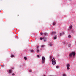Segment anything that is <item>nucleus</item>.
I'll list each match as a JSON object with an SVG mask.
<instances>
[{
  "mask_svg": "<svg viewBox=\"0 0 76 76\" xmlns=\"http://www.w3.org/2000/svg\"><path fill=\"white\" fill-rule=\"evenodd\" d=\"M73 56H75V52H73L69 54V57H72Z\"/></svg>",
  "mask_w": 76,
  "mask_h": 76,
  "instance_id": "nucleus-2",
  "label": "nucleus"
},
{
  "mask_svg": "<svg viewBox=\"0 0 76 76\" xmlns=\"http://www.w3.org/2000/svg\"><path fill=\"white\" fill-rule=\"evenodd\" d=\"M9 73H11L12 72V71L10 70H9Z\"/></svg>",
  "mask_w": 76,
  "mask_h": 76,
  "instance_id": "nucleus-14",
  "label": "nucleus"
},
{
  "mask_svg": "<svg viewBox=\"0 0 76 76\" xmlns=\"http://www.w3.org/2000/svg\"><path fill=\"white\" fill-rule=\"evenodd\" d=\"M15 57V56H14L13 55H11V57Z\"/></svg>",
  "mask_w": 76,
  "mask_h": 76,
  "instance_id": "nucleus-11",
  "label": "nucleus"
},
{
  "mask_svg": "<svg viewBox=\"0 0 76 76\" xmlns=\"http://www.w3.org/2000/svg\"><path fill=\"white\" fill-rule=\"evenodd\" d=\"M71 45V44H69V45H68L69 47H70Z\"/></svg>",
  "mask_w": 76,
  "mask_h": 76,
  "instance_id": "nucleus-17",
  "label": "nucleus"
},
{
  "mask_svg": "<svg viewBox=\"0 0 76 76\" xmlns=\"http://www.w3.org/2000/svg\"><path fill=\"white\" fill-rule=\"evenodd\" d=\"M39 50H37V53H39Z\"/></svg>",
  "mask_w": 76,
  "mask_h": 76,
  "instance_id": "nucleus-16",
  "label": "nucleus"
},
{
  "mask_svg": "<svg viewBox=\"0 0 76 76\" xmlns=\"http://www.w3.org/2000/svg\"><path fill=\"white\" fill-rule=\"evenodd\" d=\"M2 67H4V65H2Z\"/></svg>",
  "mask_w": 76,
  "mask_h": 76,
  "instance_id": "nucleus-30",
  "label": "nucleus"
},
{
  "mask_svg": "<svg viewBox=\"0 0 76 76\" xmlns=\"http://www.w3.org/2000/svg\"><path fill=\"white\" fill-rule=\"evenodd\" d=\"M52 58V56H50V58L51 59Z\"/></svg>",
  "mask_w": 76,
  "mask_h": 76,
  "instance_id": "nucleus-21",
  "label": "nucleus"
},
{
  "mask_svg": "<svg viewBox=\"0 0 76 76\" xmlns=\"http://www.w3.org/2000/svg\"><path fill=\"white\" fill-rule=\"evenodd\" d=\"M55 24H56V23H55V22H54V23H53V25H55Z\"/></svg>",
  "mask_w": 76,
  "mask_h": 76,
  "instance_id": "nucleus-18",
  "label": "nucleus"
},
{
  "mask_svg": "<svg viewBox=\"0 0 76 76\" xmlns=\"http://www.w3.org/2000/svg\"><path fill=\"white\" fill-rule=\"evenodd\" d=\"M52 45H53V44L51 43H50L49 44V46H52Z\"/></svg>",
  "mask_w": 76,
  "mask_h": 76,
  "instance_id": "nucleus-7",
  "label": "nucleus"
},
{
  "mask_svg": "<svg viewBox=\"0 0 76 76\" xmlns=\"http://www.w3.org/2000/svg\"><path fill=\"white\" fill-rule=\"evenodd\" d=\"M57 36H55V37L53 38V39H54V40H55L56 39H57Z\"/></svg>",
  "mask_w": 76,
  "mask_h": 76,
  "instance_id": "nucleus-6",
  "label": "nucleus"
},
{
  "mask_svg": "<svg viewBox=\"0 0 76 76\" xmlns=\"http://www.w3.org/2000/svg\"><path fill=\"white\" fill-rule=\"evenodd\" d=\"M29 72H32V70H29Z\"/></svg>",
  "mask_w": 76,
  "mask_h": 76,
  "instance_id": "nucleus-23",
  "label": "nucleus"
},
{
  "mask_svg": "<svg viewBox=\"0 0 76 76\" xmlns=\"http://www.w3.org/2000/svg\"><path fill=\"white\" fill-rule=\"evenodd\" d=\"M19 16V15H18V16Z\"/></svg>",
  "mask_w": 76,
  "mask_h": 76,
  "instance_id": "nucleus-32",
  "label": "nucleus"
},
{
  "mask_svg": "<svg viewBox=\"0 0 76 76\" xmlns=\"http://www.w3.org/2000/svg\"><path fill=\"white\" fill-rule=\"evenodd\" d=\"M42 47H44V45H42L41 46Z\"/></svg>",
  "mask_w": 76,
  "mask_h": 76,
  "instance_id": "nucleus-22",
  "label": "nucleus"
},
{
  "mask_svg": "<svg viewBox=\"0 0 76 76\" xmlns=\"http://www.w3.org/2000/svg\"><path fill=\"white\" fill-rule=\"evenodd\" d=\"M72 27H73V26L72 25H71L69 26V28H70V29H71V28H72Z\"/></svg>",
  "mask_w": 76,
  "mask_h": 76,
  "instance_id": "nucleus-9",
  "label": "nucleus"
},
{
  "mask_svg": "<svg viewBox=\"0 0 76 76\" xmlns=\"http://www.w3.org/2000/svg\"><path fill=\"white\" fill-rule=\"evenodd\" d=\"M44 76H45V75H44Z\"/></svg>",
  "mask_w": 76,
  "mask_h": 76,
  "instance_id": "nucleus-33",
  "label": "nucleus"
},
{
  "mask_svg": "<svg viewBox=\"0 0 76 76\" xmlns=\"http://www.w3.org/2000/svg\"><path fill=\"white\" fill-rule=\"evenodd\" d=\"M66 66L67 67V69L68 70H70V64H67Z\"/></svg>",
  "mask_w": 76,
  "mask_h": 76,
  "instance_id": "nucleus-4",
  "label": "nucleus"
},
{
  "mask_svg": "<svg viewBox=\"0 0 76 76\" xmlns=\"http://www.w3.org/2000/svg\"><path fill=\"white\" fill-rule=\"evenodd\" d=\"M44 35H47V33H45L44 34Z\"/></svg>",
  "mask_w": 76,
  "mask_h": 76,
  "instance_id": "nucleus-10",
  "label": "nucleus"
},
{
  "mask_svg": "<svg viewBox=\"0 0 76 76\" xmlns=\"http://www.w3.org/2000/svg\"><path fill=\"white\" fill-rule=\"evenodd\" d=\"M69 30H70V29H69Z\"/></svg>",
  "mask_w": 76,
  "mask_h": 76,
  "instance_id": "nucleus-31",
  "label": "nucleus"
},
{
  "mask_svg": "<svg viewBox=\"0 0 76 76\" xmlns=\"http://www.w3.org/2000/svg\"><path fill=\"white\" fill-rule=\"evenodd\" d=\"M24 59L25 60H27V58L26 57H24Z\"/></svg>",
  "mask_w": 76,
  "mask_h": 76,
  "instance_id": "nucleus-8",
  "label": "nucleus"
},
{
  "mask_svg": "<svg viewBox=\"0 0 76 76\" xmlns=\"http://www.w3.org/2000/svg\"><path fill=\"white\" fill-rule=\"evenodd\" d=\"M56 67L57 69H58V66H57Z\"/></svg>",
  "mask_w": 76,
  "mask_h": 76,
  "instance_id": "nucleus-27",
  "label": "nucleus"
},
{
  "mask_svg": "<svg viewBox=\"0 0 76 76\" xmlns=\"http://www.w3.org/2000/svg\"><path fill=\"white\" fill-rule=\"evenodd\" d=\"M51 61L52 64H53V65H55L56 62V59H55V58H54L53 59H52Z\"/></svg>",
  "mask_w": 76,
  "mask_h": 76,
  "instance_id": "nucleus-1",
  "label": "nucleus"
},
{
  "mask_svg": "<svg viewBox=\"0 0 76 76\" xmlns=\"http://www.w3.org/2000/svg\"><path fill=\"white\" fill-rule=\"evenodd\" d=\"M68 37H69V38H71V35H69V36H68Z\"/></svg>",
  "mask_w": 76,
  "mask_h": 76,
  "instance_id": "nucleus-19",
  "label": "nucleus"
},
{
  "mask_svg": "<svg viewBox=\"0 0 76 76\" xmlns=\"http://www.w3.org/2000/svg\"><path fill=\"white\" fill-rule=\"evenodd\" d=\"M37 56L38 57H39L40 56L39 55H37Z\"/></svg>",
  "mask_w": 76,
  "mask_h": 76,
  "instance_id": "nucleus-24",
  "label": "nucleus"
},
{
  "mask_svg": "<svg viewBox=\"0 0 76 76\" xmlns=\"http://www.w3.org/2000/svg\"><path fill=\"white\" fill-rule=\"evenodd\" d=\"M60 36H61V35H62V33H60Z\"/></svg>",
  "mask_w": 76,
  "mask_h": 76,
  "instance_id": "nucleus-25",
  "label": "nucleus"
},
{
  "mask_svg": "<svg viewBox=\"0 0 76 76\" xmlns=\"http://www.w3.org/2000/svg\"><path fill=\"white\" fill-rule=\"evenodd\" d=\"M44 42H46V40H44Z\"/></svg>",
  "mask_w": 76,
  "mask_h": 76,
  "instance_id": "nucleus-29",
  "label": "nucleus"
},
{
  "mask_svg": "<svg viewBox=\"0 0 76 76\" xmlns=\"http://www.w3.org/2000/svg\"><path fill=\"white\" fill-rule=\"evenodd\" d=\"M56 31H53L51 33V34L52 35H54V34H56Z\"/></svg>",
  "mask_w": 76,
  "mask_h": 76,
  "instance_id": "nucleus-5",
  "label": "nucleus"
},
{
  "mask_svg": "<svg viewBox=\"0 0 76 76\" xmlns=\"http://www.w3.org/2000/svg\"><path fill=\"white\" fill-rule=\"evenodd\" d=\"M42 59V63L44 64V63H45V57H44V56H43Z\"/></svg>",
  "mask_w": 76,
  "mask_h": 76,
  "instance_id": "nucleus-3",
  "label": "nucleus"
},
{
  "mask_svg": "<svg viewBox=\"0 0 76 76\" xmlns=\"http://www.w3.org/2000/svg\"><path fill=\"white\" fill-rule=\"evenodd\" d=\"M62 76H66V75L64 74H63V75Z\"/></svg>",
  "mask_w": 76,
  "mask_h": 76,
  "instance_id": "nucleus-12",
  "label": "nucleus"
},
{
  "mask_svg": "<svg viewBox=\"0 0 76 76\" xmlns=\"http://www.w3.org/2000/svg\"><path fill=\"white\" fill-rule=\"evenodd\" d=\"M30 51H31V53H33V52H34V50H30Z\"/></svg>",
  "mask_w": 76,
  "mask_h": 76,
  "instance_id": "nucleus-13",
  "label": "nucleus"
},
{
  "mask_svg": "<svg viewBox=\"0 0 76 76\" xmlns=\"http://www.w3.org/2000/svg\"><path fill=\"white\" fill-rule=\"evenodd\" d=\"M12 76H14V75H15V74H14V73L12 74Z\"/></svg>",
  "mask_w": 76,
  "mask_h": 76,
  "instance_id": "nucleus-28",
  "label": "nucleus"
},
{
  "mask_svg": "<svg viewBox=\"0 0 76 76\" xmlns=\"http://www.w3.org/2000/svg\"><path fill=\"white\" fill-rule=\"evenodd\" d=\"M73 32H74V31H73V30H72V33H73Z\"/></svg>",
  "mask_w": 76,
  "mask_h": 76,
  "instance_id": "nucleus-26",
  "label": "nucleus"
},
{
  "mask_svg": "<svg viewBox=\"0 0 76 76\" xmlns=\"http://www.w3.org/2000/svg\"><path fill=\"white\" fill-rule=\"evenodd\" d=\"M40 35H43V33H40Z\"/></svg>",
  "mask_w": 76,
  "mask_h": 76,
  "instance_id": "nucleus-15",
  "label": "nucleus"
},
{
  "mask_svg": "<svg viewBox=\"0 0 76 76\" xmlns=\"http://www.w3.org/2000/svg\"><path fill=\"white\" fill-rule=\"evenodd\" d=\"M40 39V40H42V39H43V38H41Z\"/></svg>",
  "mask_w": 76,
  "mask_h": 76,
  "instance_id": "nucleus-20",
  "label": "nucleus"
}]
</instances>
